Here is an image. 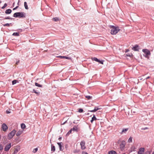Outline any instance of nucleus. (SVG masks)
Listing matches in <instances>:
<instances>
[{"label":"nucleus","instance_id":"obj_1","mask_svg":"<svg viewBox=\"0 0 154 154\" xmlns=\"http://www.w3.org/2000/svg\"><path fill=\"white\" fill-rule=\"evenodd\" d=\"M13 17L19 18H25L26 17V14L23 12H16L14 14Z\"/></svg>","mask_w":154,"mask_h":154},{"label":"nucleus","instance_id":"obj_2","mask_svg":"<svg viewBox=\"0 0 154 154\" xmlns=\"http://www.w3.org/2000/svg\"><path fill=\"white\" fill-rule=\"evenodd\" d=\"M110 28H112L111 33L113 35H116L120 30L119 27H116L113 26H111Z\"/></svg>","mask_w":154,"mask_h":154},{"label":"nucleus","instance_id":"obj_3","mask_svg":"<svg viewBox=\"0 0 154 154\" xmlns=\"http://www.w3.org/2000/svg\"><path fill=\"white\" fill-rule=\"evenodd\" d=\"M142 51L145 54V55H144V56H145L146 58H148L149 55H150L151 54L149 50L147 49H143Z\"/></svg>","mask_w":154,"mask_h":154},{"label":"nucleus","instance_id":"obj_4","mask_svg":"<svg viewBox=\"0 0 154 154\" xmlns=\"http://www.w3.org/2000/svg\"><path fill=\"white\" fill-rule=\"evenodd\" d=\"M16 132V131L14 129L10 133H9L8 136V139L9 140L11 139L15 134Z\"/></svg>","mask_w":154,"mask_h":154},{"label":"nucleus","instance_id":"obj_5","mask_svg":"<svg viewBox=\"0 0 154 154\" xmlns=\"http://www.w3.org/2000/svg\"><path fill=\"white\" fill-rule=\"evenodd\" d=\"M81 149H85V142L84 140L82 141L80 143Z\"/></svg>","mask_w":154,"mask_h":154},{"label":"nucleus","instance_id":"obj_6","mask_svg":"<svg viewBox=\"0 0 154 154\" xmlns=\"http://www.w3.org/2000/svg\"><path fill=\"white\" fill-rule=\"evenodd\" d=\"M125 141L124 140L122 141V142L121 143L120 145V147L121 150H122L124 149V148L125 147Z\"/></svg>","mask_w":154,"mask_h":154},{"label":"nucleus","instance_id":"obj_7","mask_svg":"<svg viewBox=\"0 0 154 154\" xmlns=\"http://www.w3.org/2000/svg\"><path fill=\"white\" fill-rule=\"evenodd\" d=\"M2 128L4 131H5L8 129V127L5 123H3L2 125Z\"/></svg>","mask_w":154,"mask_h":154},{"label":"nucleus","instance_id":"obj_8","mask_svg":"<svg viewBox=\"0 0 154 154\" xmlns=\"http://www.w3.org/2000/svg\"><path fill=\"white\" fill-rule=\"evenodd\" d=\"M11 143H9L8 144H7L5 146V147L4 148V150L6 151H7L9 150L11 148Z\"/></svg>","mask_w":154,"mask_h":154},{"label":"nucleus","instance_id":"obj_9","mask_svg":"<svg viewBox=\"0 0 154 154\" xmlns=\"http://www.w3.org/2000/svg\"><path fill=\"white\" fill-rule=\"evenodd\" d=\"M145 149L144 148H140L138 151V154H143L144 152Z\"/></svg>","mask_w":154,"mask_h":154},{"label":"nucleus","instance_id":"obj_10","mask_svg":"<svg viewBox=\"0 0 154 154\" xmlns=\"http://www.w3.org/2000/svg\"><path fill=\"white\" fill-rule=\"evenodd\" d=\"M132 49L134 51H138L139 49V46L137 45H135L133 48Z\"/></svg>","mask_w":154,"mask_h":154},{"label":"nucleus","instance_id":"obj_11","mask_svg":"<svg viewBox=\"0 0 154 154\" xmlns=\"http://www.w3.org/2000/svg\"><path fill=\"white\" fill-rule=\"evenodd\" d=\"M61 143H63L62 142H58L57 143V144L59 145L60 151H62L63 150L62 148V146L61 145Z\"/></svg>","mask_w":154,"mask_h":154},{"label":"nucleus","instance_id":"obj_12","mask_svg":"<svg viewBox=\"0 0 154 154\" xmlns=\"http://www.w3.org/2000/svg\"><path fill=\"white\" fill-rule=\"evenodd\" d=\"M128 128H123L121 133H120L121 134H122L123 133H126V132L128 130Z\"/></svg>","mask_w":154,"mask_h":154},{"label":"nucleus","instance_id":"obj_13","mask_svg":"<svg viewBox=\"0 0 154 154\" xmlns=\"http://www.w3.org/2000/svg\"><path fill=\"white\" fill-rule=\"evenodd\" d=\"M51 151L53 152H54L55 150V146L54 145L52 144H51Z\"/></svg>","mask_w":154,"mask_h":154},{"label":"nucleus","instance_id":"obj_14","mask_svg":"<svg viewBox=\"0 0 154 154\" xmlns=\"http://www.w3.org/2000/svg\"><path fill=\"white\" fill-rule=\"evenodd\" d=\"M12 12L11 10L10 9H8L6 10L5 11V13L6 14H9L11 13Z\"/></svg>","mask_w":154,"mask_h":154},{"label":"nucleus","instance_id":"obj_15","mask_svg":"<svg viewBox=\"0 0 154 154\" xmlns=\"http://www.w3.org/2000/svg\"><path fill=\"white\" fill-rule=\"evenodd\" d=\"M71 130L72 131H75L76 132L78 131V128L76 126H74L73 127L71 128Z\"/></svg>","mask_w":154,"mask_h":154},{"label":"nucleus","instance_id":"obj_16","mask_svg":"<svg viewBox=\"0 0 154 154\" xmlns=\"http://www.w3.org/2000/svg\"><path fill=\"white\" fill-rule=\"evenodd\" d=\"M96 119H97L96 117L95 116V115H94L93 117L91 119V123H92L94 121L96 120Z\"/></svg>","mask_w":154,"mask_h":154},{"label":"nucleus","instance_id":"obj_17","mask_svg":"<svg viewBox=\"0 0 154 154\" xmlns=\"http://www.w3.org/2000/svg\"><path fill=\"white\" fill-rule=\"evenodd\" d=\"M109 154H117V153L115 151L112 150L109 152Z\"/></svg>","mask_w":154,"mask_h":154},{"label":"nucleus","instance_id":"obj_18","mask_svg":"<svg viewBox=\"0 0 154 154\" xmlns=\"http://www.w3.org/2000/svg\"><path fill=\"white\" fill-rule=\"evenodd\" d=\"M80 152V150L78 149H75L73 150V152L74 153H78Z\"/></svg>","mask_w":154,"mask_h":154},{"label":"nucleus","instance_id":"obj_19","mask_svg":"<svg viewBox=\"0 0 154 154\" xmlns=\"http://www.w3.org/2000/svg\"><path fill=\"white\" fill-rule=\"evenodd\" d=\"M24 6L25 7V8L26 9H28V6L27 5V3L26 2H24Z\"/></svg>","mask_w":154,"mask_h":154},{"label":"nucleus","instance_id":"obj_20","mask_svg":"<svg viewBox=\"0 0 154 154\" xmlns=\"http://www.w3.org/2000/svg\"><path fill=\"white\" fill-rule=\"evenodd\" d=\"M52 20L54 21H57L59 20V18L58 17H54L52 18Z\"/></svg>","mask_w":154,"mask_h":154},{"label":"nucleus","instance_id":"obj_21","mask_svg":"<svg viewBox=\"0 0 154 154\" xmlns=\"http://www.w3.org/2000/svg\"><path fill=\"white\" fill-rule=\"evenodd\" d=\"M22 133V132L20 131H18L16 133V135L17 136H19Z\"/></svg>","mask_w":154,"mask_h":154},{"label":"nucleus","instance_id":"obj_22","mask_svg":"<svg viewBox=\"0 0 154 154\" xmlns=\"http://www.w3.org/2000/svg\"><path fill=\"white\" fill-rule=\"evenodd\" d=\"M35 85L36 86L39 87H42V85H41L40 84H38V83H37V82H35Z\"/></svg>","mask_w":154,"mask_h":154},{"label":"nucleus","instance_id":"obj_23","mask_svg":"<svg viewBox=\"0 0 154 154\" xmlns=\"http://www.w3.org/2000/svg\"><path fill=\"white\" fill-rule=\"evenodd\" d=\"M21 128L23 129H24L26 128V125L23 123L21 124Z\"/></svg>","mask_w":154,"mask_h":154},{"label":"nucleus","instance_id":"obj_24","mask_svg":"<svg viewBox=\"0 0 154 154\" xmlns=\"http://www.w3.org/2000/svg\"><path fill=\"white\" fill-rule=\"evenodd\" d=\"M12 35L16 36H19V33L17 32H14L13 34Z\"/></svg>","mask_w":154,"mask_h":154},{"label":"nucleus","instance_id":"obj_25","mask_svg":"<svg viewBox=\"0 0 154 154\" xmlns=\"http://www.w3.org/2000/svg\"><path fill=\"white\" fill-rule=\"evenodd\" d=\"M11 23H7L5 24H3V25L4 26H9L10 25H11Z\"/></svg>","mask_w":154,"mask_h":154},{"label":"nucleus","instance_id":"obj_26","mask_svg":"<svg viewBox=\"0 0 154 154\" xmlns=\"http://www.w3.org/2000/svg\"><path fill=\"white\" fill-rule=\"evenodd\" d=\"M85 97L86 98H87L88 100H90L92 98V97L90 96H85Z\"/></svg>","mask_w":154,"mask_h":154},{"label":"nucleus","instance_id":"obj_27","mask_svg":"<svg viewBox=\"0 0 154 154\" xmlns=\"http://www.w3.org/2000/svg\"><path fill=\"white\" fill-rule=\"evenodd\" d=\"M128 141L129 142H132V137H131L129 138Z\"/></svg>","mask_w":154,"mask_h":154},{"label":"nucleus","instance_id":"obj_28","mask_svg":"<svg viewBox=\"0 0 154 154\" xmlns=\"http://www.w3.org/2000/svg\"><path fill=\"white\" fill-rule=\"evenodd\" d=\"M92 60H94V61L97 62H98V61L99 60L97 58L95 57L93 58L92 59Z\"/></svg>","mask_w":154,"mask_h":154},{"label":"nucleus","instance_id":"obj_29","mask_svg":"<svg viewBox=\"0 0 154 154\" xmlns=\"http://www.w3.org/2000/svg\"><path fill=\"white\" fill-rule=\"evenodd\" d=\"M3 149V146L0 144V151H2Z\"/></svg>","mask_w":154,"mask_h":154},{"label":"nucleus","instance_id":"obj_30","mask_svg":"<svg viewBox=\"0 0 154 154\" xmlns=\"http://www.w3.org/2000/svg\"><path fill=\"white\" fill-rule=\"evenodd\" d=\"M38 149L37 148H36L33 149L32 152L34 153L36 152L38 150Z\"/></svg>","mask_w":154,"mask_h":154},{"label":"nucleus","instance_id":"obj_31","mask_svg":"<svg viewBox=\"0 0 154 154\" xmlns=\"http://www.w3.org/2000/svg\"><path fill=\"white\" fill-rule=\"evenodd\" d=\"M100 109V108H99L97 106H95L94 107V111L95 112L96 111H97L98 110Z\"/></svg>","mask_w":154,"mask_h":154},{"label":"nucleus","instance_id":"obj_32","mask_svg":"<svg viewBox=\"0 0 154 154\" xmlns=\"http://www.w3.org/2000/svg\"><path fill=\"white\" fill-rule=\"evenodd\" d=\"M17 81L16 80H14L12 81V84L14 85L16 83Z\"/></svg>","mask_w":154,"mask_h":154},{"label":"nucleus","instance_id":"obj_33","mask_svg":"<svg viewBox=\"0 0 154 154\" xmlns=\"http://www.w3.org/2000/svg\"><path fill=\"white\" fill-rule=\"evenodd\" d=\"M64 58L68 60H71V58L70 57H67L66 56H64Z\"/></svg>","mask_w":154,"mask_h":154},{"label":"nucleus","instance_id":"obj_34","mask_svg":"<svg viewBox=\"0 0 154 154\" xmlns=\"http://www.w3.org/2000/svg\"><path fill=\"white\" fill-rule=\"evenodd\" d=\"M7 6V4L6 3H5L4 5L2 7V9H4Z\"/></svg>","mask_w":154,"mask_h":154},{"label":"nucleus","instance_id":"obj_35","mask_svg":"<svg viewBox=\"0 0 154 154\" xmlns=\"http://www.w3.org/2000/svg\"><path fill=\"white\" fill-rule=\"evenodd\" d=\"M151 152L149 151H146L144 154H150Z\"/></svg>","mask_w":154,"mask_h":154},{"label":"nucleus","instance_id":"obj_36","mask_svg":"<svg viewBox=\"0 0 154 154\" xmlns=\"http://www.w3.org/2000/svg\"><path fill=\"white\" fill-rule=\"evenodd\" d=\"M83 110L82 109H79L78 110V112L80 113H82L83 112Z\"/></svg>","mask_w":154,"mask_h":154},{"label":"nucleus","instance_id":"obj_37","mask_svg":"<svg viewBox=\"0 0 154 154\" xmlns=\"http://www.w3.org/2000/svg\"><path fill=\"white\" fill-rule=\"evenodd\" d=\"M4 19H9V20H12V18H10L9 17H5Z\"/></svg>","mask_w":154,"mask_h":154},{"label":"nucleus","instance_id":"obj_38","mask_svg":"<svg viewBox=\"0 0 154 154\" xmlns=\"http://www.w3.org/2000/svg\"><path fill=\"white\" fill-rule=\"evenodd\" d=\"M72 131L70 129L67 133L66 134L67 135H68L70 133H71Z\"/></svg>","mask_w":154,"mask_h":154},{"label":"nucleus","instance_id":"obj_39","mask_svg":"<svg viewBox=\"0 0 154 154\" xmlns=\"http://www.w3.org/2000/svg\"><path fill=\"white\" fill-rule=\"evenodd\" d=\"M18 152V150L17 149H15L14 151V154H17Z\"/></svg>","mask_w":154,"mask_h":154},{"label":"nucleus","instance_id":"obj_40","mask_svg":"<svg viewBox=\"0 0 154 154\" xmlns=\"http://www.w3.org/2000/svg\"><path fill=\"white\" fill-rule=\"evenodd\" d=\"M98 62L99 63H101V64H103V61L102 60H99L98 61Z\"/></svg>","mask_w":154,"mask_h":154},{"label":"nucleus","instance_id":"obj_41","mask_svg":"<svg viewBox=\"0 0 154 154\" xmlns=\"http://www.w3.org/2000/svg\"><path fill=\"white\" fill-rule=\"evenodd\" d=\"M148 129V128L147 127H145L141 128V130H145Z\"/></svg>","mask_w":154,"mask_h":154},{"label":"nucleus","instance_id":"obj_42","mask_svg":"<svg viewBox=\"0 0 154 154\" xmlns=\"http://www.w3.org/2000/svg\"><path fill=\"white\" fill-rule=\"evenodd\" d=\"M59 57L61 59H63L64 57V56H59L57 57Z\"/></svg>","mask_w":154,"mask_h":154},{"label":"nucleus","instance_id":"obj_43","mask_svg":"<svg viewBox=\"0 0 154 154\" xmlns=\"http://www.w3.org/2000/svg\"><path fill=\"white\" fill-rule=\"evenodd\" d=\"M6 113H7V114H9V113H10L11 112L10 111V110H7L6 111Z\"/></svg>","mask_w":154,"mask_h":154},{"label":"nucleus","instance_id":"obj_44","mask_svg":"<svg viewBox=\"0 0 154 154\" xmlns=\"http://www.w3.org/2000/svg\"><path fill=\"white\" fill-rule=\"evenodd\" d=\"M35 93L38 95H39L40 94V92H37L36 91V92H35Z\"/></svg>","mask_w":154,"mask_h":154},{"label":"nucleus","instance_id":"obj_45","mask_svg":"<svg viewBox=\"0 0 154 154\" xmlns=\"http://www.w3.org/2000/svg\"><path fill=\"white\" fill-rule=\"evenodd\" d=\"M18 7V6H17L16 7H15V8H14L13 9V10H16L17 9Z\"/></svg>","mask_w":154,"mask_h":154},{"label":"nucleus","instance_id":"obj_46","mask_svg":"<svg viewBox=\"0 0 154 154\" xmlns=\"http://www.w3.org/2000/svg\"><path fill=\"white\" fill-rule=\"evenodd\" d=\"M82 154H88V153L86 152H82Z\"/></svg>","mask_w":154,"mask_h":154},{"label":"nucleus","instance_id":"obj_47","mask_svg":"<svg viewBox=\"0 0 154 154\" xmlns=\"http://www.w3.org/2000/svg\"><path fill=\"white\" fill-rule=\"evenodd\" d=\"M88 112H95V111H94V110H88Z\"/></svg>","mask_w":154,"mask_h":154},{"label":"nucleus","instance_id":"obj_48","mask_svg":"<svg viewBox=\"0 0 154 154\" xmlns=\"http://www.w3.org/2000/svg\"><path fill=\"white\" fill-rule=\"evenodd\" d=\"M36 91L35 90V89H33L32 90V93H35V92H36Z\"/></svg>","mask_w":154,"mask_h":154},{"label":"nucleus","instance_id":"obj_49","mask_svg":"<svg viewBox=\"0 0 154 154\" xmlns=\"http://www.w3.org/2000/svg\"><path fill=\"white\" fill-rule=\"evenodd\" d=\"M19 62H20L19 60H18V61H17V62L16 63V64H18L19 63Z\"/></svg>","mask_w":154,"mask_h":154},{"label":"nucleus","instance_id":"obj_50","mask_svg":"<svg viewBox=\"0 0 154 154\" xmlns=\"http://www.w3.org/2000/svg\"><path fill=\"white\" fill-rule=\"evenodd\" d=\"M127 56L129 57H131V55L130 54H128L127 55Z\"/></svg>","mask_w":154,"mask_h":154},{"label":"nucleus","instance_id":"obj_51","mask_svg":"<svg viewBox=\"0 0 154 154\" xmlns=\"http://www.w3.org/2000/svg\"><path fill=\"white\" fill-rule=\"evenodd\" d=\"M150 77L149 76H148L147 78H146V79H147L149 78H150Z\"/></svg>","mask_w":154,"mask_h":154},{"label":"nucleus","instance_id":"obj_52","mask_svg":"<svg viewBox=\"0 0 154 154\" xmlns=\"http://www.w3.org/2000/svg\"><path fill=\"white\" fill-rule=\"evenodd\" d=\"M129 51V50L128 49H127L126 50L125 52H128Z\"/></svg>","mask_w":154,"mask_h":154},{"label":"nucleus","instance_id":"obj_53","mask_svg":"<svg viewBox=\"0 0 154 154\" xmlns=\"http://www.w3.org/2000/svg\"><path fill=\"white\" fill-rule=\"evenodd\" d=\"M67 121H66L65 122H64L62 124L63 125H64L66 122Z\"/></svg>","mask_w":154,"mask_h":154},{"label":"nucleus","instance_id":"obj_54","mask_svg":"<svg viewBox=\"0 0 154 154\" xmlns=\"http://www.w3.org/2000/svg\"><path fill=\"white\" fill-rule=\"evenodd\" d=\"M62 138V137H60L59 138H58V140H60V139H61Z\"/></svg>","mask_w":154,"mask_h":154},{"label":"nucleus","instance_id":"obj_55","mask_svg":"<svg viewBox=\"0 0 154 154\" xmlns=\"http://www.w3.org/2000/svg\"><path fill=\"white\" fill-rule=\"evenodd\" d=\"M19 2H20V0H19L18 2V3H17V5H19Z\"/></svg>","mask_w":154,"mask_h":154},{"label":"nucleus","instance_id":"obj_56","mask_svg":"<svg viewBox=\"0 0 154 154\" xmlns=\"http://www.w3.org/2000/svg\"><path fill=\"white\" fill-rule=\"evenodd\" d=\"M50 143H51V144H52V143H51V140H50Z\"/></svg>","mask_w":154,"mask_h":154},{"label":"nucleus","instance_id":"obj_57","mask_svg":"<svg viewBox=\"0 0 154 154\" xmlns=\"http://www.w3.org/2000/svg\"><path fill=\"white\" fill-rule=\"evenodd\" d=\"M73 123H75V122H73Z\"/></svg>","mask_w":154,"mask_h":154},{"label":"nucleus","instance_id":"obj_58","mask_svg":"<svg viewBox=\"0 0 154 154\" xmlns=\"http://www.w3.org/2000/svg\"><path fill=\"white\" fill-rule=\"evenodd\" d=\"M152 154H154V152H153Z\"/></svg>","mask_w":154,"mask_h":154},{"label":"nucleus","instance_id":"obj_59","mask_svg":"<svg viewBox=\"0 0 154 154\" xmlns=\"http://www.w3.org/2000/svg\"><path fill=\"white\" fill-rule=\"evenodd\" d=\"M0 154H1V153H0Z\"/></svg>","mask_w":154,"mask_h":154}]
</instances>
